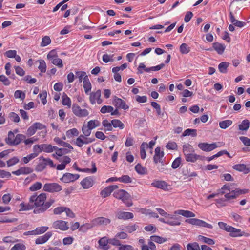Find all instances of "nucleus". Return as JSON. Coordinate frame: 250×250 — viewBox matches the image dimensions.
Wrapping results in <instances>:
<instances>
[{"instance_id": "60", "label": "nucleus", "mask_w": 250, "mask_h": 250, "mask_svg": "<svg viewBox=\"0 0 250 250\" xmlns=\"http://www.w3.org/2000/svg\"><path fill=\"white\" fill-rule=\"evenodd\" d=\"M181 219L182 217L178 215H175L174 213V214H173V226L180 225Z\"/></svg>"}, {"instance_id": "15", "label": "nucleus", "mask_w": 250, "mask_h": 250, "mask_svg": "<svg viewBox=\"0 0 250 250\" xmlns=\"http://www.w3.org/2000/svg\"><path fill=\"white\" fill-rule=\"evenodd\" d=\"M57 160L61 164H58L56 167L57 170H63L65 168L66 165L70 162V157H56Z\"/></svg>"}, {"instance_id": "40", "label": "nucleus", "mask_w": 250, "mask_h": 250, "mask_svg": "<svg viewBox=\"0 0 250 250\" xmlns=\"http://www.w3.org/2000/svg\"><path fill=\"white\" fill-rule=\"evenodd\" d=\"M100 122L96 120H91L88 122L87 126L92 130L100 125Z\"/></svg>"}, {"instance_id": "33", "label": "nucleus", "mask_w": 250, "mask_h": 250, "mask_svg": "<svg viewBox=\"0 0 250 250\" xmlns=\"http://www.w3.org/2000/svg\"><path fill=\"white\" fill-rule=\"evenodd\" d=\"M229 65V63L226 62H221L218 65L219 71L222 73H226L227 72V68Z\"/></svg>"}, {"instance_id": "37", "label": "nucleus", "mask_w": 250, "mask_h": 250, "mask_svg": "<svg viewBox=\"0 0 250 250\" xmlns=\"http://www.w3.org/2000/svg\"><path fill=\"white\" fill-rule=\"evenodd\" d=\"M79 135V131L77 129L73 128L66 132V136L68 138H71L74 136H77Z\"/></svg>"}, {"instance_id": "55", "label": "nucleus", "mask_w": 250, "mask_h": 250, "mask_svg": "<svg viewBox=\"0 0 250 250\" xmlns=\"http://www.w3.org/2000/svg\"><path fill=\"white\" fill-rule=\"evenodd\" d=\"M187 248L188 250H201L199 244L196 242L188 244Z\"/></svg>"}, {"instance_id": "3", "label": "nucleus", "mask_w": 250, "mask_h": 250, "mask_svg": "<svg viewBox=\"0 0 250 250\" xmlns=\"http://www.w3.org/2000/svg\"><path fill=\"white\" fill-rule=\"evenodd\" d=\"M17 132V130H15L14 132L10 131L8 132V137L5 139L7 144L10 145H18L26 138V136L22 134H18L15 136V133Z\"/></svg>"}, {"instance_id": "2", "label": "nucleus", "mask_w": 250, "mask_h": 250, "mask_svg": "<svg viewBox=\"0 0 250 250\" xmlns=\"http://www.w3.org/2000/svg\"><path fill=\"white\" fill-rule=\"evenodd\" d=\"M248 189H235L230 190V188L226 185H224L221 189L218 190V194L225 195L227 200H230L236 198L238 196L248 193Z\"/></svg>"}, {"instance_id": "27", "label": "nucleus", "mask_w": 250, "mask_h": 250, "mask_svg": "<svg viewBox=\"0 0 250 250\" xmlns=\"http://www.w3.org/2000/svg\"><path fill=\"white\" fill-rule=\"evenodd\" d=\"M62 104L64 106H67L69 108L71 106V99L65 93H63L62 96Z\"/></svg>"}, {"instance_id": "18", "label": "nucleus", "mask_w": 250, "mask_h": 250, "mask_svg": "<svg viewBox=\"0 0 250 250\" xmlns=\"http://www.w3.org/2000/svg\"><path fill=\"white\" fill-rule=\"evenodd\" d=\"M79 178V175L77 174H73L69 173L64 174L62 180L65 183H69L70 182L74 181Z\"/></svg>"}, {"instance_id": "12", "label": "nucleus", "mask_w": 250, "mask_h": 250, "mask_svg": "<svg viewBox=\"0 0 250 250\" xmlns=\"http://www.w3.org/2000/svg\"><path fill=\"white\" fill-rule=\"evenodd\" d=\"M113 103L117 108L126 110L129 108V106L126 105L125 102L121 98L115 97L113 100Z\"/></svg>"}, {"instance_id": "19", "label": "nucleus", "mask_w": 250, "mask_h": 250, "mask_svg": "<svg viewBox=\"0 0 250 250\" xmlns=\"http://www.w3.org/2000/svg\"><path fill=\"white\" fill-rule=\"evenodd\" d=\"M233 169L247 174L250 171V165H246L243 164H237L233 166Z\"/></svg>"}, {"instance_id": "9", "label": "nucleus", "mask_w": 250, "mask_h": 250, "mask_svg": "<svg viewBox=\"0 0 250 250\" xmlns=\"http://www.w3.org/2000/svg\"><path fill=\"white\" fill-rule=\"evenodd\" d=\"M62 189V187L56 183L45 184L43 186V190L49 192H57Z\"/></svg>"}, {"instance_id": "23", "label": "nucleus", "mask_w": 250, "mask_h": 250, "mask_svg": "<svg viewBox=\"0 0 250 250\" xmlns=\"http://www.w3.org/2000/svg\"><path fill=\"white\" fill-rule=\"evenodd\" d=\"M230 16V21L233 24V25L237 26L240 28H242L245 25V23L241 21H239L235 19L233 13L230 11L229 12Z\"/></svg>"}, {"instance_id": "64", "label": "nucleus", "mask_w": 250, "mask_h": 250, "mask_svg": "<svg viewBox=\"0 0 250 250\" xmlns=\"http://www.w3.org/2000/svg\"><path fill=\"white\" fill-rule=\"evenodd\" d=\"M26 249L25 246L21 243L15 244L10 250H25Z\"/></svg>"}, {"instance_id": "17", "label": "nucleus", "mask_w": 250, "mask_h": 250, "mask_svg": "<svg viewBox=\"0 0 250 250\" xmlns=\"http://www.w3.org/2000/svg\"><path fill=\"white\" fill-rule=\"evenodd\" d=\"M94 183V180L91 177H86L81 182V185L84 189L89 188L93 186Z\"/></svg>"}, {"instance_id": "61", "label": "nucleus", "mask_w": 250, "mask_h": 250, "mask_svg": "<svg viewBox=\"0 0 250 250\" xmlns=\"http://www.w3.org/2000/svg\"><path fill=\"white\" fill-rule=\"evenodd\" d=\"M82 131L83 133V135L89 136L91 133V130L87 126V125H85L83 126Z\"/></svg>"}, {"instance_id": "36", "label": "nucleus", "mask_w": 250, "mask_h": 250, "mask_svg": "<svg viewBox=\"0 0 250 250\" xmlns=\"http://www.w3.org/2000/svg\"><path fill=\"white\" fill-rule=\"evenodd\" d=\"M245 232L241 231L240 229L233 228L232 231L230 233V236L233 237L242 236L244 235Z\"/></svg>"}, {"instance_id": "29", "label": "nucleus", "mask_w": 250, "mask_h": 250, "mask_svg": "<svg viewBox=\"0 0 250 250\" xmlns=\"http://www.w3.org/2000/svg\"><path fill=\"white\" fill-rule=\"evenodd\" d=\"M76 77L79 80V82L81 83L83 81H85V80H87L89 79L88 76L86 75V73L84 71H76L75 72Z\"/></svg>"}, {"instance_id": "41", "label": "nucleus", "mask_w": 250, "mask_h": 250, "mask_svg": "<svg viewBox=\"0 0 250 250\" xmlns=\"http://www.w3.org/2000/svg\"><path fill=\"white\" fill-rule=\"evenodd\" d=\"M191 135L193 137H195L197 136V131L194 129H187L184 131L183 133L182 136L185 137L186 136Z\"/></svg>"}, {"instance_id": "25", "label": "nucleus", "mask_w": 250, "mask_h": 250, "mask_svg": "<svg viewBox=\"0 0 250 250\" xmlns=\"http://www.w3.org/2000/svg\"><path fill=\"white\" fill-rule=\"evenodd\" d=\"M175 215H181L187 218L194 217L195 214L191 211L184 210H178L174 212Z\"/></svg>"}, {"instance_id": "57", "label": "nucleus", "mask_w": 250, "mask_h": 250, "mask_svg": "<svg viewBox=\"0 0 250 250\" xmlns=\"http://www.w3.org/2000/svg\"><path fill=\"white\" fill-rule=\"evenodd\" d=\"M134 144V139L131 136V134H129V135L126 137V141L125 142V146L126 147H129L132 146Z\"/></svg>"}, {"instance_id": "32", "label": "nucleus", "mask_w": 250, "mask_h": 250, "mask_svg": "<svg viewBox=\"0 0 250 250\" xmlns=\"http://www.w3.org/2000/svg\"><path fill=\"white\" fill-rule=\"evenodd\" d=\"M192 149L193 148L191 146L189 145H184L183 146V152L185 156H198L197 155H193L191 153H188V152H190L192 151Z\"/></svg>"}, {"instance_id": "28", "label": "nucleus", "mask_w": 250, "mask_h": 250, "mask_svg": "<svg viewBox=\"0 0 250 250\" xmlns=\"http://www.w3.org/2000/svg\"><path fill=\"white\" fill-rule=\"evenodd\" d=\"M212 47L219 54H222L225 49V46L224 45L218 42L213 43Z\"/></svg>"}, {"instance_id": "48", "label": "nucleus", "mask_w": 250, "mask_h": 250, "mask_svg": "<svg viewBox=\"0 0 250 250\" xmlns=\"http://www.w3.org/2000/svg\"><path fill=\"white\" fill-rule=\"evenodd\" d=\"M102 125L106 131H112L113 129L112 122L110 123L107 120L105 119L102 121Z\"/></svg>"}, {"instance_id": "51", "label": "nucleus", "mask_w": 250, "mask_h": 250, "mask_svg": "<svg viewBox=\"0 0 250 250\" xmlns=\"http://www.w3.org/2000/svg\"><path fill=\"white\" fill-rule=\"evenodd\" d=\"M14 96L16 99H20L22 101H23L25 98V93L20 90L15 91Z\"/></svg>"}, {"instance_id": "5", "label": "nucleus", "mask_w": 250, "mask_h": 250, "mask_svg": "<svg viewBox=\"0 0 250 250\" xmlns=\"http://www.w3.org/2000/svg\"><path fill=\"white\" fill-rule=\"evenodd\" d=\"M73 113L79 118H85L89 115V111L86 109L82 108L77 104L74 103L72 106Z\"/></svg>"}, {"instance_id": "26", "label": "nucleus", "mask_w": 250, "mask_h": 250, "mask_svg": "<svg viewBox=\"0 0 250 250\" xmlns=\"http://www.w3.org/2000/svg\"><path fill=\"white\" fill-rule=\"evenodd\" d=\"M42 149L43 152L46 153H51L58 149V147L55 146H52L50 144H42Z\"/></svg>"}, {"instance_id": "34", "label": "nucleus", "mask_w": 250, "mask_h": 250, "mask_svg": "<svg viewBox=\"0 0 250 250\" xmlns=\"http://www.w3.org/2000/svg\"><path fill=\"white\" fill-rule=\"evenodd\" d=\"M232 121L230 120H226L220 122L219 125L221 129H225L230 126L232 124Z\"/></svg>"}, {"instance_id": "7", "label": "nucleus", "mask_w": 250, "mask_h": 250, "mask_svg": "<svg viewBox=\"0 0 250 250\" xmlns=\"http://www.w3.org/2000/svg\"><path fill=\"white\" fill-rule=\"evenodd\" d=\"M89 100L90 104L94 105L96 104H101L103 101L101 98V91L100 89L93 91L89 94Z\"/></svg>"}, {"instance_id": "16", "label": "nucleus", "mask_w": 250, "mask_h": 250, "mask_svg": "<svg viewBox=\"0 0 250 250\" xmlns=\"http://www.w3.org/2000/svg\"><path fill=\"white\" fill-rule=\"evenodd\" d=\"M111 222L110 219L103 217L96 218L93 220V224L95 226L100 225H107Z\"/></svg>"}, {"instance_id": "49", "label": "nucleus", "mask_w": 250, "mask_h": 250, "mask_svg": "<svg viewBox=\"0 0 250 250\" xmlns=\"http://www.w3.org/2000/svg\"><path fill=\"white\" fill-rule=\"evenodd\" d=\"M51 40L50 38L48 36H44L42 38V42L40 46L41 47H45L51 43Z\"/></svg>"}, {"instance_id": "31", "label": "nucleus", "mask_w": 250, "mask_h": 250, "mask_svg": "<svg viewBox=\"0 0 250 250\" xmlns=\"http://www.w3.org/2000/svg\"><path fill=\"white\" fill-rule=\"evenodd\" d=\"M250 125V122L247 119L244 120L239 125V129L241 131H247Z\"/></svg>"}, {"instance_id": "62", "label": "nucleus", "mask_w": 250, "mask_h": 250, "mask_svg": "<svg viewBox=\"0 0 250 250\" xmlns=\"http://www.w3.org/2000/svg\"><path fill=\"white\" fill-rule=\"evenodd\" d=\"M119 181L125 183H131V178L128 175H123L119 178Z\"/></svg>"}, {"instance_id": "46", "label": "nucleus", "mask_w": 250, "mask_h": 250, "mask_svg": "<svg viewBox=\"0 0 250 250\" xmlns=\"http://www.w3.org/2000/svg\"><path fill=\"white\" fill-rule=\"evenodd\" d=\"M54 141L58 145H60L63 147H70V145L65 142L62 141L61 138L58 137H56L54 138Z\"/></svg>"}, {"instance_id": "45", "label": "nucleus", "mask_w": 250, "mask_h": 250, "mask_svg": "<svg viewBox=\"0 0 250 250\" xmlns=\"http://www.w3.org/2000/svg\"><path fill=\"white\" fill-rule=\"evenodd\" d=\"M92 168L91 169L90 168H83V169H80L78 168H76V169L80 171H83L85 172H89L91 173H94L97 171V168L95 166V164L93 162H92Z\"/></svg>"}, {"instance_id": "53", "label": "nucleus", "mask_w": 250, "mask_h": 250, "mask_svg": "<svg viewBox=\"0 0 250 250\" xmlns=\"http://www.w3.org/2000/svg\"><path fill=\"white\" fill-rule=\"evenodd\" d=\"M162 158L163 157H153L154 162L156 164L159 163V164L158 166V167L159 168V171H163V170L164 169V168L160 167H161L164 166V164H163Z\"/></svg>"}, {"instance_id": "47", "label": "nucleus", "mask_w": 250, "mask_h": 250, "mask_svg": "<svg viewBox=\"0 0 250 250\" xmlns=\"http://www.w3.org/2000/svg\"><path fill=\"white\" fill-rule=\"evenodd\" d=\"M180 51L182 54H188L190 51V47L187 44L183 43L180 46Z\"/></svg>"}, {"instance_id": "21", "label": "nucleus", "mask_w": 250, "mask_h": 250, "mask_svg": "<svg viewBox=\"0 0 250 250\" xmlns=\"http://www.w3.org/2000/svg\"><path fill=\"white\" fill-rule=\"evenodd\" d=\"M4 55L9 58H15V60L18 62H20L21 58L20 56L17 54V51L15 50H10L4 53Z\"/></svg>"}, {"instance_id": "42", "label": "nucleus", "mask_w": 250, "mask_h": 250, "mask_svg": "<svg viewBox=\"0 0 250 250\" xmlns=\"http://www.w3.org/2000/svg\"><path fill=\"white\" fill-rule=\"evenodd\" d=\"M51 62L53 64L56 65L59 68H62L63 67L62 61L61 59L58 58V56L51 61Z\"/></svg>"}, {"instance_id": "59", "label": "nucleus", "mask_w": 250, "mask_h": 250, "mask_svg": "<svg viewBox=\"0 0 250 250\" xmlns=\"http://www.w3.org/2000/svg\"><path fill=\"white\" fill-rule=\"evenodd\" d=\"M58 57L57 51L53 49L49 51V52L48 53L47 55V58L49 61H52L55 58Z\"/></svg>"}, {"instance_id": "44", "label": "nucleus", "mask_w": 250, "mask_h": 250, "mask_svg": "<svg viewBox=\"0 0 250 250\" xmlns=\"http://www.w3.org/2000/svg\"><path fill=\"white\" fill-rule=\"evenodd\" d=\"M198 238H199V240L202 241L203 242H204L205 243H207L210 245H214L215 243V242L213 239L205 237L202 235H199L198 236Z\"/></svg>"}, {"instance_id": "1", "label": "nucleus", "mask_w": 250, "mask_h": 250, "mask_svg": "<svg viewBox=\"0 0 250 250\" xmlns=\"http://www.w3.org/2000/svg\"><path fill=\"white\" fill-rule=\"evenodd\" d=\"M46 198L45 193H41L39 196L34 194L31 196L29 199V202L27 204L21 203L20 210H28L34 208V212L36 214H39L44 212L46 211L54 202V200H50L44 203V201Z\"/></svg>"}, {"instance_id": "14", "label": "nucleus", "mask_w": 250, "mask_h": 250, "mask_svg": "<svg viewBox=\"0 0 250 250\" xmlns=\"http://www.w3.org/2000/svg\"><path fill=\"white\" fill-rule=\"evenodd\" d=\"M151 185L153 187L165 190H168L170 188V185H167L164 181H154L151 183Z\"/></svg>"}, {"instance_id": "24", "label": "nucleus", "mask_w": 250, "mask_h": 250, "mask_svg": "<svg viewBox=\"0 0 250 250\" xmlns=\"http://www.w3.org/2000/svg\"><path fill=\"white\" fill-rule=\"evenodd\" d=\"M117 217L120 219H128L133 217V213L129 212L118 211L117 213Z\"/></svg>"}, {"instance_id": "30", "label": "nucleus", "mask_w": 250, "mask_h": 250, "mask_svg": "<svg viewBox=\"0 0 250 250\" xmlns=\"http://www.w3.org/2000/svg\"><path fill=\"white\" fill-rule=\"evenodd\" d=\"M98 242L103 250H107L109 249V247L107 245V244L109 243V239H107L106 237L102 238L99 240Z\"/></svg>"}, {"instance_id": "4", "label": "nucleus", "mask_w": 250, "mask_h": 250, "mask_svg": "<svg viewBox=\"0 0 250 250\" xmlns=\"http://www.w3.org/2000/svg\"><path fill=\"white\" fill-rule=\"evenodd\" d=\"M113 195L116 198L121 200L127 207H131L133 205L132 202H128L131 197L130 194L125 190L120 189L116 191L113 193Z\"/></svg>"}, {"instance_id": "22", "label": "nucleus", "mask_w": 250, "mask_h": 250, "mask_svg": "<svg viewBox=\"0 0 250 250\" xmlns=\"http://www.w3.org/2000/svg\"><path fill=\"white\" fill-rule=\"evenodd\" d=\"M73 149V147L70 145V147H64L63 148H59L56 150V154L58 156H62L64 154H67L71 152Z\"/></svg>"}, {"instance_id": "13", "label": "nucleus", "mask_w": 250, "mask_h": 250, "mask_svg": "<svg viewBox=\"0 0 250 250\" xmlns=\"http://www.w3.org/2000/svg\"><path fill=\"white\" fill-rule=\"evenodd\" d=\"M198 147L204 151H211L217 147L215 143L208 144L207 143H201L198 144Z\"/></svg>"}, {"instance_id": "56", "label": "nucleus", "mask_w": 250, "mask_h": 250, "mask_svg": "<svg viewBox=\"0 0 250 250\" xmlns=\"http://www.w3.org/2000/svg\"><path fill=\"white\" fill-rule=\"evenodd\" d=\"M109 243L115 246H122V244L119 239L115 236V237L111 239H109Z\"/></svg>"}, {"instance_id": "6", "label": "nucleus", "mask_w": 250, "mask_h": 250, "mask_svg": "<svg viewBox=\"0 0 250 250\" xmlns=\"http://www.w3.org/2000/svg\"><path fill=\"white\" fill-rule=\"evenodd\" d=\"M46 166H49L51 167H55L56 164H54L53 162L48 158H41L39 159L38 164L36 167V170L37 171H42L46 167Z\"/></svg>"}, {"instance_id": "50", "label": "nucleus", "mask_w": 250, "mask_h": 250, "mask_svg": "<svg viewBox=\"0 0 250 250\" xmlns=\"http://www.w3.org/2000/svg\"><path fill=\"white\" fill-rule=\"evenodd\" d=\"M39 65L38 66V69L40 70L41 72L45 73L46 71V64L44 60H39Z\"/></svg>"}, {"instance_id": "20", "label": "nucleus", "mask_w": 250, "mask_h": 250, "mask_svg": "<svg viewBox=\"0 0 250 250\" xmlns=\"http://www.w3.org/2000/svg\"><path fill=\"white\" fill-rule=\"evenodd\" d=\"M52 233L51 232H47L44 235L41 236L37 238L35 240L36 244H42L47 242L51 237Z\"/></svg>"}, {"instance_id": "63", "label": "nucleus", "mask_w": 250, "mask_h": 250, "mask_svg": "<svg viewBox=\"0 0 250 250\" xmlns=\"http://www.w3.org/2000/svg\"><path fill=\"white\" fill-rule=\"evenodd\" d=\"M135 170L140 174H144L146 173V169L139 164L135 166Z\"/></svg>"}, {"instance_id": "35", "label": "nucleus", "mask_w": 250, "mask_h": 250, "mask_svg": "<svg viewBox=\"0 0 250 250\" xmlns=\"http://www.w3.org/2000/svg\"><path fill=\"white\" fill-rule=\"evenodd\" d=\"M83 83L84 92L85 94H88L91 90L92 88V85L89 79H86L85 81H83Z\"/></svg>"}, {"instance_id": "10", "label": "nucleus", "mask_w": 250, "mask_h": 250, "mask_svg": "<svg viewBox=\"0 0 250 250\" xmlns=\"http://www.w3.org/2000/svg\"><path fill=\"white\" fill-rule=\"evenodd\" d=\"M53 227L55 229H59L62 231L67 230L69 229L67 222L62 220H58L54 222Z\"/></svg>"}, {"instance_id": "58", "label": "nucleus", "mask_w": 250, "mask_h": 250, "mask_svg": "<svg viewBox=\"0 0 250 250\" xmlns=\"http://www.w3.org/2000/svg\"><path fill=\"white\" fill-rule=\"evenodd\" d=\"M113 110V107L110 105H104L101 108L100 112L103 114L110 113Z\"/></svg>"}, {"instance_id": "52", "label": "nucleus", "mask_w": 250, "mask_h": 250, "mask_svg": "<svg viewBox=\"0 0 250 250\" xmlns=\"http://www.w3.org/2000/svg\"><path fill=\"white\" fill-rule=\"evenodd\" d=\"M144 71L149 72L150 71V68H146L143 63H140L137 68V73L142 74Z\"/></svg>"}, {"instance_id": "43", "label": "nucleus", "mask_w": 250, "mask_h": 250, "mask_svg": "<svg viewBox=\"0 0 250 250\" xmlns=\"http://www.w3.org/2000/svg\"><path fill=\"white\" fill-rule=\"evenodd\" d=\"M112 124L114 128H119L120 129H123L125 127L124 124L119 120L114 119L112 120Z\"/></svg>"}, {"instance_id": "38", "label": "nucleus", "mask_w": 250, "mask_h": 250, "mask_svg": "<svg viewBox=\"0 0 250 250\" xmlns=\"http://www.w3.org/2000/svg\"><path fill=\"white\" fill-rule=\"evenodd\" d=\"M95 227V225L93 224V220L90 223H86L83 224L79 228V230L82 232H85L88 229L92 228Z\"/></svg>"}, {"instance_id": "11", "label": "nucleus", "mask_w": 250, "mask_h": 250, "mask_svg": "<svg viewBox=\"0 0 250 250\" xmlns=\"http://www.w3.org/2000/svg\"><path fill=\"white\" fill-rule=\"evenodd\" d=\"M118 188L119 187L116 185L108 186L101 191L100 195L103 198H105L109 196L112 192Z\"/></svg>"}, {"instance_id": "54", "label": "nucleus", "mask_w": 250, "mask_h": 250, "mask_svg": "<svg viewBox=\"0 0 250 250\" xmlns=\"http://www.w3.org/2000/svg\"><path fill=\"white\" fill-rule=\"evenodd\" d=\"M8 117L12 121L15 123L20 122V119L19 115L15 112H10L8 115Z\"/></svg>"}, {"instance_id": "8", "label": "nucleus", "mask_w": 250, "mask_h": 250, "mask_svg": "<svg viewBox=\"0 0 250 250\" xmlns=\"http://www.w3.org/2000/svg\"><path fill=\"white\" fill-rule=\"evenodd\" d=\"M185 222L192 225L207 228L208 229L213 228V226L212 225L208 224L202 220L196 218L187 219L185 220Z\"/></svg>"}, {"instance_id": "39", "label": "nucleus", "mask_w": 250, "mask_h": 250, "mask_svg": "<svg viewBox=\"0 0 250 250\" xmlns=\"http://www.w3.org/2000/svg\"><path fill=\"white\" fill-rule=\"evenodd\" d=\"M148 144L146 142H143L140 146L141 156H146V150L148 151Z\"/></svg>"}]
</instances>
